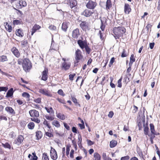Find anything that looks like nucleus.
Returning <instances> with one entry per match:
<instances>
[{"label":"nucleus","instance_id":"nucleus-1","mask_svg":"<svg viewBox=\"0 0 160 160\" xmlns=\"http://www.w3.org/2000/svg\"><path fill=\"white\" fill-rule=\"evenodd\" d=\"M126 31V29L123 27H115L113 29V33L115 35L114 37L116 39H119L122 37L123 34Z\"/></svg>","mask_w":160,"mask_h":160},{"label":"nucleus","instance_id":"nucleus-2","mask_svg":"<svg viewBox=\"0 0 160 160\" xmlns=\"http://www.w3.org/2000/svg\"><path fill=\"white\" fill-rule=\"evenodd\" d=\"M22 68L26 72H28L32 67V63L28 59L25 58L22 62Z\"/></svg>","mask_w":160,"mask_h":160},{"label":"nucleus","instance_id":"nucleus-3","mask_svg":"<svg viewBox=\"0 0 160 160\" xmlns=\"http://www.w3.org/2000/svg\"><path fill=\"white\" fill-rule=\"evenodd\" d=\"M97 3L95 1L90 0L86 5L87 8L91 9H94L97 5Z\"/></svg>","mask_w":160,"mask_h":160},{"label":"nucleus","instance_id":"nucleus-4","mask_svg":"<svg viewBox=\"0 0 160 160\" xmlns=\"http://www.w3.org/2000/svg\"><path fill=\"white\" fill-rule=\"evenodd\" d=\"M75 55L76 57H75V58L77 61V62H74L75 65H76L77 63H78L79 62V60L81 59L82 58L81 51L79 49H77L76 51Z\"/></svg>","mask_w":160,"mask_h":160},{"label":"nucleus","instance_id":"nucleus-5","mask_svg":"<svg viewBox=\"0 0 160 160\" xmlns=\"http://www.w3.org/2000/svg\"><path fill=\"white\" fill-rule=\"evenodd\" d=\"M50 157L53 160H56L58 158V155L55 150L52 147L50 152Z\"/></svg>","mask_w":160,"mask_h":160},{"label":"nucleus","instance_id":"nucleus-6","mask_svg":"<svg viewBox=\"0 0 160 160\" xmlns=\"http://www.w3.org/2000/svg\"><path fill=\"white\" fill-rule=\"evenodd\" d=\"M71 66V62H63L62 63L61 68L62 70H64L67 71L70 68Z\"/></svg>","mask_w":160,"mask_h":160},{"label":"nucleus","instance_id":"nucleus-7","mask_svg":"<svg viewBox=\"0 0 160 160\" xmlns=\"http://www.w3.org/2000/svg\"><path fill=\"white\" fill-rule=\"evenodd\" d=\"M48 68H45L44 70L42 72V78L41 79L42 80L46 81L48 78Z\"/></svg>","mask_w":160,"mask_h":160},{"label":"nucleus","instance_id":"nucleus-8","mask_svg":"<svg viewBox=\"0 0 160 160\" xmlns=\"http://www.w3.org/2000/svg\"><path fill=\"white\" fill-rule=\"evenodd\" d=\"M68 3L70 8L72 9L77 6L78 2L77 0H68Z\"/></svg>","mask_w":160,"mask_h":160},{"label":"nucleus","instance_id":"nucleus-9","mask_svg":"<svg viewBox=\"0 0 160 160\" xmlns=\"http://www.w3.org/2000/svg\"><path fill=\"white\" fill-rule=\"evenodd\" d=\"M27 5V3L25 1H19L16 4V7L18 9H21L22 7H24Z\"/></svg>","mask_w":160,"mask_h":160},{"label":"nucleus","instance_id":"nucleus-10","mask_svg":"<svg viewBox=\"0 0 160 160\" xmlns=\"http://www.w3.org/2000/svg\"><path fill=\"white\" fill-rule=\"evenodd\" d=\"M93 12L91 11L88 9H85L83 12H82L81 14L85 17H90Z\"/></svg>","mask_w":160,"mask_h":160},{"label":"nucleus","instance_id":"nucleus-11","mask_svg":"<svg viewBox=\"0 0 160 160\" xmlns=\"http://www.w3.org/2000/svg\"><path fill=\"white\" fill-rule=\"evenodd\" d=\"M77 43L80 48L83 49L87 45V42L86 41H82L81 40H79L77 41Z\"/></svg>","mask_w":160,"mask_h":160},{"label":"nucleus","instance_id":"nucleus-12","mask_svg":"<svg viewBox=\"0 0 160 160\" xmlns=\"http://www.w3.org/2000/svg\"><path fill=\"white\" fill-rule=\"evenodd\" d=\"M131 11L130 5L128 3H125L124 11L125 14H128Z\"/></svg>","mask_w":160,"mask_h":160},{"label":"nucleus","instance_id":"nucleus-13","mask_svg":"<svg viewBox=\"0 0 160 160\" xmlns=\"http://www.w3.org/2000/svg\"><path fill=\"white\" fill-rule=\"evenodd\" d=\"M29 113L30 116L32 117H38L39 115L38 111L35 109L31 110L29 111Z\"/></svg>","mask_w":160,"mask_h":160},{"label":"nucleus","instance_id":"nucleus-14","mask_svg":"<svg viewBox=\"0 0 160 160\" xmlns=\"http://www.w3.org/2000/svg\"><path fill=\"white\" fill-rule=\"evenodd\" d=\"M80 26L83 30L89 29L88 23L85 21L82 22L80 24Z\"/></svg>","mask_w":160,"mask_h":160},{"label":"nucleus","instance_id":"nucleus-15","mask_svg":"<svg viewBox=\"0 0 160 160\" xmlns=\"http://www.w3.org/2000/svg\"><path fill=\"white\" fill-rule=\"evenodd\" d=\"M5 110L8 113L12 115H14L15 114V112L14 110L11 107L9 106L6 107Z\"/></svg>","mask_w":160,"mask_h":160},{"label":"nucleus","instance_id":"nucleus-16","mask_svg":"<svg viewBox=\"0 0 160 160\" xmlns=\"http://www.w3.org/2000/svg\"><path fill=\"white\" fill-rule=\"evenodd\" d=\"M79 35V31L78 28L74 29L72 32V36L74 38H77Z\"/></svg>","mask_w":160,"mask_h":160},{"label":"nucleus","instance_id":"nucleus-17","mask_svg":"<svg viewBox=\"0 0 160 160\" xmlns=\"http://www.w3.org/2000/svg\"><path fill=\"white\" fill-rule=\"evenodd\" d=\"M24 138L22 136V135H19L18 136L17 139L15 140L16 143L17 144L19 145L22 142Z\"/></svg>","mask_w":160,"mask_h":160},{"label":"nucleus","instance_id":"nucleus-18","mask_svg":"<svg viewBox=\"0 0 160 160\" xmlns=\"http://www.w3.org/2000/svg\"><path fill=\"white\" fill-rule=\"evenodd\" d=\"M41 28V27L39 25L35 24L33 26L31 32V35H32L33 34L38 30H39Z\"/></svg>","mask_w":160,"mask_h":160},{"label":"nucleus","instance_id":"nucleus-19","mask_svg":"<svg viewBox=\"0 0 160 160\" xmlns=\"http://www.w3.org/2000/svg\"><path fill=\"white\" fill-rule=\"evenodd\" d=\"M39 92L47 96H51V94L46 90L41 88L39 90Z\"/></svg>","mask_w":160,"mask_h":160},{"label":"nucleus","instance_id":"nucleus-20","mask_svg":"<svg viewBox=\"0 0 160 160\" xmlns=\"http://www.w3.org/2000/svg\"><path fill=\"white\" fill-rule=\"evenodd\" d=\"M13 92L14 91L13 88H11L7 92L6 97L7 98L11 97L13 95Z\"/></svg>","mask_w":160,"mask_h":160},{"label":"nucleus","instance_id":"nucleus-21","mask_svg":"<svg viewBox=\"0 0 160 160\" xmlns=\"http://www.w3.org/2000/svg\"><path fill=\"white\" fill-rule=\"evenodd\" d=\"M69 23L67 22H63L62 27V30L64 32H66L68 27Z\"/></svg>","mask_w":160,"mask_h":160},{"label":"nucleus","instance_id":"nucleus-22","mask_svg":"<svg viewBox=\"0 0 160 160\" xmlns=\"http://www.w3.org/2000/svg\"><path fill=\"white\" fill-rule=\"evenodd\" d=\"M16 33L17 36L20 37H22L23 36V33L21 29H19L16 30Z\"/></svg>","mask_w":160,"mask_h":160},{"label":"nucleus","instance_id":"nucleus-23","mask_svg":"<svg viewBox=\"0 0 160 160\" xmlns=\"http://www.w3.org/2000/svg\"><path fill=\"white\" fill-rule=\"evenodd\" d=\"M117 144V142L115 140H112L110 142V147L111 148H113L115 147Z\"/></svg>","mask_w":160,"mask_h":160},{"label":"nucleus","instance_id":"nucleus-24","mask_svg":"<svg viewBox=\"0 0 160 160\" xmlns=\"http://www.w3.org/2000/svg\"><path fill=\"white\" fill-rule=\"evenodd\" d=\"M135 61V59L134 58V55L132 54L131 55L130 57V61L129 63V66L132 65V63Z\"/></svg>","mask_w":160,"mask_h":160},{"label":"nucleus","instance_id":"nucleus-25","mask_svg":"<svg viewBox=\"0 0 160 160\" xmlns=\"http://www.w3.org/2000/svg\"><path fill=\"white\" fill-rule=\"evenodd\" d=\"M143 127L144 128V133L145 135H148L149 132V128L148 126H145V125H143Z\"/></svg>","mask_w":160,"mask_h":160},{"label":"nucleus","instance_id":"nucleus-26","mask_svg":"<svg viewBox=\"0 0 160 160\" xmlns=\"http://www.w3.org/2000/svg\"><path fill=\"white\" fill-rule=\"evenodd\" d=\"M93 157L95 158L93 160H101V156L98 152L94 153Z\"/></svg>","mask_w":160,"mask_h":160},{"label":"nucleus","instance_id":"nucleus-27","mask_svg":"<svg viewBox=\"0 0 160 160\" xmlns=\"http://www.w3.org/2000/svg\"><path fill=\"white\" fill-rule=\"evenodd\" d=\"M12 52L16 57L18 58L20 56V53L19 52L16 48H15Z\"/></svg>","mask_w":160,"mask_h":160},{"label":"nucleus","instance_id":"nucleus-28","mask_svg":"<svg viewBox=\"0 0 160 160\" xmlns=\"http://www.w3.org/2000/svg\"><path fill=\"white\" fill-rule=\"evenodd\" d=\"M36 136L38 139H40L42 137V134L41 131H38L36 132Z\"/></svg>","mask_w":160,"mask_h":160},{"label":"nucleus","instance_id":"nucleus-29","mask_svg":"<svg viewBox=\"0 0 160 160\" xmlns=\"http://www.w3.org/2000/svg\"><path fill=\"white\" fill-rule=\"evenodd\" d=\"M106 6V9L107 10L109 9L110 7H111L112 6L110 0H107Z\"/></svg>","mask_w":160,"mask_h":160},{"label":"nucleus","instance_id":"nucleus-30","mask_svg":"<svg viewBox=\"0 0 160 160\" xmlns=\"http://www.w3.org/2000/svg\"><path fill=\"white\" fill-rule=\"evenodd\" d=\"M149 125L150 127V130L151 133L152 134H154V132H155L154 125L152 123H150Z\"/></svg>","mask_w":160,"mask_h":160},{"label":"nucleus","instance_id":"nucleus-31","mask_svg":"<svg viewBox=\"0 0 160 160\" xmlns=\"http://www.w3.org/2000/svg\"><path fill=\"white\" fill-rule=\"evenodd\" d=\"M57 117L60 119L64 120L65 119V116L64 114H61L59 113L57 114Z\"/></svg>","mask_w":160,"mask_h":160},{"label":"nucleus","instance_id":"nucleus-32","mask_svg":"<svg viewBox=\"0 0 160 160\" xmlns=\"http://www.w3.org/2000/svg\"><path fill=\"white\" fill-rule=\"evenodd\" d=\"M52 124L57 128H59L60 126L59 122L58 121H54L52 122Z\"/></svg>","mask_w":160,"mask_h":160},{"label":"nucleus","instance_id":"nucleus-33","mask_svg":"<svg viewBox=\"0 0 160 160\" xmlns=\"http://www.w3.org/2000/svg\"><path fill=\"white\" fill-rule=\"evenodd\" d=\"M28 126L29 129L32 130L34 128L35 124L33 122H30L28 124Z\"/></svg>","mask_w":160,"mask_h":160},{"label":"nucleus","instance_id":"nucleus-34","mask_svg":"<svg viewBox=\"0 0 160 160\" xmlns=\"http://www.w3.org/2000/svg\"><path fill=\"white\" fill-rule=\"evenodd\" d=\"M2 145L3 147L5 148H8L9 149H11V146L8 142H6L5 144L2 143Z\"/></svg>","mask_w":160,"mask_h":160},{"label":"nucleus","instance_id":"nucleus-35","mask_svg":"<svg viewBox=\"0 0 160 160\" xmlns=\"http://www.w3.org/2000/svg\"><path fill=\"white\" fill-rule=\"evenodd\" d=\"M7 61V58L6 56L3 55L0 57V62H4Z\"/></svg>","mask_w":160,"mask_h":160},{"label":"nucleus","instance_id":"nucleus-36","mask_svg":"<svg viewBox=\"0 0 160 160\" xmlns=\"http://www.w3.org/2000/svg\"><path fill=\"white\" fill-rule=\"evenodd\" d=\"M42 160H49L48 157L47 156L46 153H43Z\"/></svg>","mask_w":160,"mask_h":160},{"label":"nucleus","instance_id":"nucleus-37","mask_svg":"<svg viewBox=\"0 0 160 160\" xmlns=\"http://www.w3.org/2000/svg\"><path fill=\"white\" fill-rule=\"evenodd\" d=\"M128 55V54L127 53L126 51L125 50V49H123L122 52L121 57L122 58H124L127 56Z\"/></svg>","mask_w":160,"mask_h":160},{"label":"nucleus","instance_id":"nucleus-38","mask_svg":"<svg viewBox=\"0 0 160 160\" xmlns=\"http://www.w3.org/2000/svg\"><path fill=\"white\" fill-rule=\"evenodd\" d=\"M31 120L32 121L36 122L37 123H39L40 122V120L38 119V118H31Z\"/></svg>","mask_w":160,"mask_h":160},{"label":"nucleus","instance_id":"nucleus-39","mask_svg":"<svg viewBox=\"0 0 160 160\" xmlns=\"http://www.w3.org/2000/svg\"><path fill=\"white\" fill-rule=\"evenodd\" d=\"M45 109L46 110L47 112L49 113H52L53 111L52 109V107H50L49 108H48L47 107H45Z\"/></svg>","mask_w":160,"mask_h":160},{"label":"nucleus","instance_id":"nucleus-40","mask_svg":"<svg viewBox=\"0 0 160 160\" xmlns=\"http://www.w3.org/2000/svg\"><path fill=\"white\" fill-rule=\"evenodd\" d=\"M138 126L139 128V130H141L142 128V124L141 122V119L140 118L139 121H138Z\"/></svg>","mask_w":160,"mask_h":160},{"label":"nucleus","instance_id":"nucleus-41","mask_svg":"<svg viewBox=\"0 0 160 160\" xmlns=\"http://www.w3.org/2000/svg\"><path fill=\"white\" fill-rule=\"evenodd\" d=\"M100 20H101V24H105L107 22L106 18L104 17H103L102 18L100 19Z\"/></svg>","mask_w":160,"mask_h":160},{"label":"nucleus","instance_id":"nucleus-42","mask_svg":"<svg viewBox=\"0 0 160 160\" xmlns=\"http://www.w3.org/2000/svg\"><path fill=\"white\" fill-rule=\"evenodd\" d=\"M122 78L121 77L118 81V87L119 88H121L122 86V84L121 81L122 80Z\"/></svg>","mask_w":160,"mask_h":160},{"label":"nucleus","instance_id":"nucleus-43","mask_svg":"<svg viewBox=\"0 0 160 160\" xmlns=\"http://www.w3.org/2000/svg\"><path fill=\"white\" fill-rule=\"evenodd\" d=\"M8 88L6 87H0V92H6Z\"/></svg>","mask_w":160,"mask_h":160},{"label":"nucleus","instance_id":"nucleus-44","mask_svg":"<svg viewBox=\"0 0 160 160\" xmlns=\"http://www.w3.org/2000/svg\"><path fill=\"white\" fill-rule=\"evenodd\" d=\"M22 96L23 97H25L27 98H29L30 95L28 93L26 92H24L22 93Z\"/></svg>","mask_w":160,"mask_h":160},{"label":"nucleus","instance_id":"nucleus-45","mask_svg":"<svg viewBox=\"0 0 160 160\" xmlns=\"http://www.w3.org/2000/svg\"><path fill=\"white\" fill-rule=\"evenodd\" d=\"M70 146L69 145H67L66 147V154L67 156H68L69 153V151L70 150Z\"/></svg>","mask_w":160,"mask_h":160},{"label":"nucleus","instance_id":"nucleus-46","mask_svg":"<svg viewBox=\"0 0 160 160\" xmlns=\"http://www.w3.org/2000/svg\"><path fill=\"white\" fill-rule=\"evenodd\" d=\"M86 51L87 53L88 54H89L90 52L91 49L88 46V45L84 48Z\"/></svg>","mask_w":160,"mask_h":160},{"label":"nucleus","instance_id":"nucleus-47","mask_svg":"<svg viewBox=\"0 0 160 160\" xmlns=\"http://www.w3.org/2000/svg\"><path fill=\"white\" fill-rule=\"evenodd\" d=\"M46 135L48 136L49 138H51L53 137V135L51 132H45Z\"/></svg>","mask_w":160,"mask_h":160},{"label":"nucleus","instance_id":"nucleus-48","mask_svg":"<svg viewBox=\"0 0 160 160\" xmlns=\"http://www.w3.org/2000/svg\"><path fill=\"white\" fill-rule=\"evenodd\" d=\"M43 124L46 125L49 129H50L51 128V127L49 125L48 121L46 119L44 120V121L43 122Z\"/></svg>","mask_w":160,"mask_h":160},{"label":"nucleus","instance_id":"nucleus-49","mask_svg":"<svg viewBox=\"0 0 160 160\" xmlns=\"http://www.w3.org/2000/svg\"><path fill=\"white\" fill-rule=\"evenodd\" d=\"M58 93L60 95L63 96H65V94L64 93L62 89H59L58 92Z\"/></svg>","mask_w":160,"mask_h":160},{"label":"nucleus","instance_id":"nucleus-50","mask_svg":"<svg viewBox=\"0 0 160 160\" xmlns=\"http://www.w3.org/2000/svg\"><path fill=\"white\" fill-rule=\"evenodd\" d=\"M76 75L75 73H73V74H70L69 76V79L71 80L72 81L73 80V78Z\"/></svg>","mask_w":160,"mask_h":160},{"label":"nucleus","instance_id":"nucleus-51","mask_svg":"<svg viewBox=\"0 0 160 160\" xmlns=\"http://www.w3.org/2000/svg\"><path fill=\"white\" fill-rule=\"evenodd\" d=\"M130 157L128 155L122 157L121 158V160H128L129 159Z\"/></svg>","mask_w":160,"mask_h":160},{"label":"nucleus","instance_id":"nucleus-52","mask_svg":"<svg viewBox=\"0 0 160 160\" xmlns=\"http://www.w3.org/2000/svg\"><path fill=\"white\" fill-rule=\"evenodd\" d=\"M48 28L50 30H55L56 28V26L52 25H50Z\"/></svg>","mask_w":160,"mask_h":160},{"label":"nucleus","instance_id":"nucleus-53","mask_svg":"<svg viewBox=\"0 0 160 160\" xmlns=\"http://www.w3.org/2000/svg\"><path fill=\"white\" fill-rule=\"evenodd\" d=\"M34 101L38 103H40L41 102V98H38L34 100Z\"/></svg>","mask_w":160,"mask_h":160},{"label":"nucleus","instance_id":"nucleus-54","mask_svg":"<svg viewBox=\"0 0 160 160\" xmlns=\"http://www.w3.org/2000/svg\"><path fill=\"white\" fill-rule=\"evenodd\" d=\"M13 23L14 25H18L20 23V21L18 20H14L13 21Z\"/></svg>","mask_w":160,"mask_h":160},{"label":"nucleus","instance_id":"nucleus-55","mask_svg":"<svg viewBox=\"0 0 160 160\" xmlns=\"http://www.w3.org/2000/svg\"><path fill=\"white\" fill-rule=\"evenodd\" d=\"M74 152V151L73 149H72L70 153V156L71 158H74V156H73V154Z\"/></svg>","mask_w":160,"mask_h":160},{"label":"nucleus","instance_id":"nucleus-56","mask_svg":"<svg viewBox=\"0 0 160 160\" xmlns=\"http://www.w3.org/2000/svg\"><path fill=\"white\" fill-rule=\"evenodd\" d=\"M28 43V42L27 40L23 41L21 42L22 45L25 46Z\"/></svg>","mask_w":160,"mask_h":160},{"label":"nucleus","instance_id":"nucleus-57","mask_svg":"<svg viewBox=\"0 0 160 160\" xmlns=\"http://www.w3.org/2000/svg\"><path fill=\"white\" fill-rule=\"evenodd\" d=\"M87 141L88 146H91L94 144V142L90 140H87Z\"/></svg>","mask_w":160,"mask_h":160},{"label":"nucleus","instance_id":"nucleus-58","mask_svg":"<svg viewBox=\"0 0 160 160\" xmlns=\"http://www.w3.org/2000/svg\"><path fill=\"white\" fill-rule=\"evenodd\" d=\"M63 124L64 127L65 128L67 129L68 130H69L70 129V128L69 126L68 125V124L66 123L65 122H63Z\"/></svg>","mask_w":160,"mask_h":160},{"label":"nucleus","instance_id":"nucleus-59","mask_svg":"<svg viewBox=\"0 0 160 160\" xmlns=\"http://www.w3.org/2000/svg\"><path fill=\"white\" fill-rule=\"evenodd\" d=\"M45 118L47 119L50 120V121H52L54 119V118H53L48 116H46Z\"/></svg>","mask_w":160,"mask_h":160},{"label":"nucleus","instance_id":"nucleus-60","mask_svg":"<svg viewBox=\"0 0 160 160\" xmlns=\"http://www.w3.org/2000/svg\"><path fill=\"white\" fill-rule=\"evenodd\" d=\"M72 142L73 144V145L75 149L76 150L77 149V146L76 142L74 140H72Z\"/></svg>","mask_w":160,"mask_h":160},{"label":"nucleus","instance_id":"nucleus-61","mask_svg":"<svg viewBox=\"0 0 160 160\" xmlns=\"http://www.w3.org/2000/svg\"><path fill=\"white\" fill-rule=\"evenodd\" d=\"M23 61V60L21 58H19L18 60V64L19 65L22 64V65Z\"/></svg>","mask_w":160,"mask_h":160},{"label":"nucleus","instance_id":"nucleus-62","mask_svg":"<svg viewBox=\"0 0 160 160\" xmlns=\"http://www.w3.org/2000/svg\"><path fill=\"white\" fill-rule=\"evenodd\" d=\"M72 132L75 133H77V129L76 127H73L72 128Z\"/></svg>","mask_w":160,"mask_h":160},{"label":"nucleus","instance_id":"nucleus-63","mask_svg":"<svg viewBox=\"0 0 160 160\" xmlns=\"http://www.w3.org/2000/svg\"><path fill=\"white\" fill-rule=\"evenodd\" d=\"M9 135L12 138H15V133L13 132H11L10 133Z\"/></svg>","mask_w":160,"mask_h":160},{"label":"nucleus","instance_id":"nucleus-64","mask_svg":"<svg viewBox=\"0 0 160 160\" xmlns=\"http://www.w3.org/2000/svg\"><path fill=\"white\" fill-rule=\"evenodd\" d=\"M114 114V113L112 111H110L109 112L108 116L110 118H112Z\"/></svg>","mask_w":160,"mask_h":160}]
</instances>
